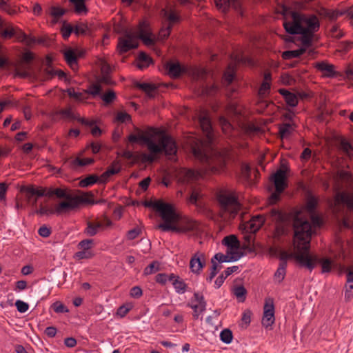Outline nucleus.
<instances>
[{"mask_svg": "<svg viewBox=\"0 0 353 353\" xmlns=\"http://www.w3.org/2000/svg\"><path fill=\"white\" fill-rule=\"evenodd\" d=\"M283 27L285 31L290 34H300L301 42L303 46L302 48L310 47L312 45V39L314 33L312 32L306 31L303 26H294L290 23V21H285L283 22Z\"/></svg>", "mask_w": 353, "mask_h": 353, "instance_id": "nucleus-7", "label": "nucleus"}, {"mask_svg": "<svg viewBox=\"0 0 353 353\" xmlns=\"http://www.w3.org/2000/svg\"><path fill=\"white\" fill-rule=\"evenodd\" d=\"M135 86L143 91L150 99L154 98L155 95L154 92L158 89V87L156 85L149 83L136 82Z\"/></svg>", "mask_w": 353, "mask_h": 353, "instance_id": "nucleus-26", "label": "nucleus"}, {"mask_svg": "<svg viewBox=\"0 0 353 353\" xmlns=\"http://www.w3.org/2000/svg\"><path fill=\"white\" fill-rule=\"evenodd\" d=\"M291 127L290 123H283L279 127V135L281 139H283L291 134Z\"/></svg>", "mask_w": 353, "mask_h": 353, "instance_id": "nucleus-53", "label": "nucleus"}, {"mask_svg": "<svg viewBox=\"0 0 353 353\" xmlns=\"http://www.w3.org/2000/svg\"><path fill=\"white\" fill-rule=\"evenodd\" d=\"M64 59L66 63L72 70L77 69V57L75 52L72 49H69L64 52Z\"/></svg>", "mask_w": 353, "mask_h": 353, "instance_id": "nucleus-27", "label": "nucleus"}, {"mask_svg": "<svg viewBox=\"0 0 353 353\" xmlns=\"http://www.w3.org/2000/svg\"><path fill=\"white\" fill-rule=\"evenodd\" d=\"M311 239H305L295 245V252L288 253L286 251H281L279 255L281 262H287L288 259H294L300 268H305L310 272L314 269V265L312 263L308 256V252L310 251Z\"/></svg>", "mask_w": 353, "mask_h": 353, "instance_id": "nucleus-4", "label": "nucleus"}, {"mask_svg": "<svg viewBox=\"0 0 353 353\" xmlns=\"http://www.w3.org/2000/svg\"><path fill=\"white\" fill-rule=\"evenodd\" d=\"M335 201L338 204L345 205L347 210L353 212V193L348 192H339L335 196Z\"/></svg>", "mask_w": 353, "mask_h": 353, "instance_id": "nucleus-21", "label": "nucleus"}, {"mask_svg": "<svg viewBox=\"0 0 353 353\" xmlns=\"http://www.w3.org/2000/svg\"><path fill=\"white\" fill-rule=\"evenodd\" d=\"M337 174L339 179L344 182L350 183L352 181V174L348 171L340 170L338 171Z\"/></svg>", "mask_w": 353, "mask_h": 353, "instance_id": "nucleus-52", "label": "nucleus"}, {"mask_svg": "<svg viewBox=\"0 0 353 353\" xmlns=\"http://www.w3.org/2000/svg\"><path fill=\"white\" fill-rule=\"evenodd\" d=\"M52 307H53L54 311L57 313H66L69 311L64 304L58 301L54 303Z\"/></svg>", "mask_w": 353, "mask_h": 353, "instance_id": "nucleus-59", "label": "nucleus"}, {"mask_svg": "<svg viewBox=\"0 0 353 353\" xmlns=\"http://www.w3.org/2000/svg\"><path fill=\"white\" fill-rule=\"evenodd\" d=\"M279 93L283 97L288 105L294 108L298 105V98L295 94L284 88L279 89Z\"/></svg>", "mask_w": 353, "mask_h": 353, "instance_id": "nucleus-25", "label": "nucleus"}, {"mask_svg": "<svg viewBox=\"0 0 353 353\" xmlns=\"http://www.w3.org/2000/svg\"><path fill=\"white\" fill-rule=\"evenodd\" d=\"M340 148L347 155H350V152L353 151V146L345 139L341 141Z\"/></svg>", "mask_w": 353, "mask_h": 353, "instance_id": "nucleus-55", "label": "nucleus"}, {"mask_svg": "<svg viewBox=\"0 0 353 353\" xmlns=\"http://www.w3.org/2000/svg\"><path fill=\"white\" fill-rule=\"evenodd\" d=\"M143 205L146 208H152L155 211L159 213L163 220H167L170 218V215L173 214L172 208L173 205L165 203L162 200L158 201H146L143 202Z\"/></svg>", "mask_w": 353, "mask_h": 353, "instance_id": "nucleus-11", "label": "nucleus"}, {"mask_svg": "<svg viewBox=\"0 0 353 353\" xmlns=\"http://www.w3.org/2000/svg\"><path fill=\"white\" fill-rule=\"evenodd\" d=\"M236 257H230L228 255H225L223 253L218 252L211 259L214 262L224 263L236 261Z\"/></svg>", "mask_w": 353, "mask_h": 353, "instance_id": "nucleus-40", "label": "nucleus"}, {"mask_svg": "<svg viewBox=\"0 0 353 353\" xmlns=\"http://www.w3.org/2000/svg\"><path fill=\"white\" fill-rule=\"evenodd\" d=\"M15 306H16L18 312L20 313L26 312V311H28V310L29 308V305L27 303H26L23 301H21V300L16 301Z\"/></svg>", "mask_w": 353, "mask_h": 353, "instance_id": "nucleus-62", "label": "nucleus"}, {"mask_svg": "<svg viewBox=\"0 0 353 353\" xmlns=\"http://www.w3.org/2000/svg\"><path fill=\"white\" fill-rule=\"evenodd\" d=\"M188 306L193 310V318L198 319L201 314H202L206 309V307L202 308V307L198 304L188 303Z\"/></svg>", "mask_w": 353, "mask_h": 353, "instance_id": "nucleus-50", "label": "nucleus"}, {"mask_svg": "<svg viewBox=\"0 0 353 353\" xmlns=\"http://www.w3.org/2000/svg\"><path fill=\"white\" fill-rule=\"evenodd\" d=\"M88 30V27L87 24L81 23V24L77 25L74 27V32L77 35H79V34L84 35V34H87Z\"/></svg>", "mask_w": 353, "mask_h": 353, "instance_id": "nucleus-60", "label": "nucleus"}, {"mask_svg": "<svg viewBox=\"0 0 353 353\" xmlns=\"http://www.w3.org/2000/svg\"><path fill=\"white\" fill-rule=\"evenodd\" d=\"M130 143L142 141L146 144L148 150L152 154L165 153L167 156L175 155L177 152V145L175 140L170 135L163 134L159 139V144L156 143L152 135H135L131 134L128 137Z\"/></svg>", "mask_w": 353, "mask_h": 353, "instance_id": "nucleus-3", "label": "nucleus"}, {"mask_svg": "<svg viewBox=\"0 0 353 353\" xmlns=\"http://www.w3.org/2000/svg\"><path fill=\"white\" fill-rule=\"evenodd\" d=\"M66 92L68 96L71 98H74L75 100L81 101L84 99L83 93L81 92H76L74 91V88H70L66 90Z\"/></svg>", "mask_w": 353, "mask_h": 353, "instance_id": "nucleus-57", "label": "nucleus"}, {"mask_svg": "<svg viewBox=\"0 0 353 353\" xmlns=\"http://www.w3.org/2000/svg\"><path fill=\"white\" fill-rule=\"evenodd\" d=\"M287 262H280L274 274V279L278 283L282 282L286 275Z\"/></svg>", "mask_w": 353, "mask_h": 353, "instance_id": "nucleus-28", "label": "nucleus"}, {"mask_svg": "<svg viewBox=\"0 0 353 353\" xmlns=\"http://www.w3.org/2000/svg\"><path fill=\"white\" fill-rule=\"evenodd\" d=\"M233 293L239 302H243L245 300L247 290L243 285H236L233 289Z\"/></svg>", "mask_w": 353, "mask_h": 353, "instance_id": "nucleus-39", "label": "nucleus"}, {"mask_svg": "<svg viewBox=\"0 0 353 353\" xmlns=\"http://www.w3.org/2000/svg\"><path fill=\"white\" fill-rule=\"evenodd\" d=\"M169 281H172V285L179 294H183L187 290V284L181 279L179 276L173 273L170 274Z\"/></svg>", "mask_w": 353, "mask_h": 353, "instance_id": "nucleus-24", "label": "nucleus"}, {"mask_svg": "<svg viewBox=\"0 0 353 353\" xmlns=\"http://www.w3.org/2000/svg\"><path fill=\"white\" fill-rule=\"evenodd\" d=\"M94 159L93 158L80 159L79 157H77L75 159H72L71 157L66 159L64 161V163H68L69 167L72 170H77L79 167L91 165L94 163Z\"/></svg>", "mask_w": 353, "mask_h": 353, "instance_id": "nucleus-22", "label": "nucleus"}, {"mask_svg": "<svg viewBox=\"0 0 353 353\" xmlns=\"http://www.w3.org/2000/svg\"><path fill=\"white\" fill-rule=\"evenodd\" d=\"M16 34V27L8 26L5 30L0 32V36L4 39H8L14 37Z\"/></svg>", "mask_w": 353, "mask_h": 353, "instance_id": "nucleus-43", "label": "nucleus"}, {"mask_svg": "<svg viewBox=\"0 0 353 353\" xmlns=\"http://www.w3.org/2000/svg\"><path fill=\"white\" fill-rule=\"evenodd\" d=\"M116 98V93L112 90H109L101 96V99L107 105L112 103Z\"/></svg>", "mask_w": 353, "mask_h": 353, "instance_id": "nucleus-49", "label": "nucleus"}, {"mask_svg": "<svg viewBox=\"0 0 353 353\" xmlns=\"http://www.w3.org/2000/svg\"><path fill=\"white\" fill-rule=\"evenodd\" d=\"M181 180L183 183H188L196 177V173L192 170H185L182 172Z\"/></svg>", "mask_w": 353, "mask_h": 353, "instance_id": "nucleus-51", "label": "nucleus"}, {"mask_svg": "<svg viewBox=\"0 0 353 353\" xmlns=\"http://www.w3.org/2000/svg\"><path fill=\"white\" fill-rule=\"evenodd\" d=\"M290 23L294 26H303L305 23L307 27H305L306 31L314 33L318 31L320 27V23L316 15L312 14L309 17L305 14L300 12L292 13V21Z\"/></svg>", "mask_w": 353, "mask_h": 353, "instance_id": "nucleus-8", "label": "nucleus"}, {"mask_svg": "<svg viewBox=\"0 0 353 353\" xmlns=\"http://www.w3.org/2000/svg\"><path fill=\"white\" fill-rule=\"evenodd\" d=\"M220 339L222 342L230 344L233 339L232 332L230 329H224L220 333Z\"/></svg>", "mask_w": 353, "mask_h": 353, "instance_id": "nucleus-45", "label": "nucleus"}, {"mask_svg": "<svg viewBox=\"0 0 353 353\" xmlns=\"http://www.w3.org/2000/svg\"><path fill=\"white\" fill-rule=\"evenodd\" d=\"M183 227L185 229V233L188 232H192L196 230L198 224L196 221L192 220H188L183 224Z\"/></svg>", "mask_w": 353, "mask_h": 353, "instance_id": "nucleus-56", "label": "nucleus"}, {"mask_svg": "<svg viewBox=\"0 0 353 353\" xmlns=\"http://www.w3.org/2000/svg\"><path fill=\"white\" fill-rule=\"evenodd\" d=\"M31 68V63H23L20 61L16 68L17 74L22 78H27L30 77V71Z\"/></svg>", "mask_w": 353, "mask_h": 353, "instance_id": "nucleus-29", "label": "nucleus"}, {"mask_svg": "<svg viewBox=\"0 0 353 353\" xmlns=\"http://www.w3.org/2000/svg\"><path fill=\"white\" fill-rule=\"evenodd\" d=\"M132 308V305L131 303L124 304L118 308L117 314L121 317H124Z\"/></svg>", "mask_w": 353, "mask_h": 353, "instance_id": "nucleus-58", "label": "nucleus"}, {"mask_svg": "<svg viewBox=\"0 0 353 353\" xmlns=\"http://www.w3.org/2000/svg\"><path fill=\"white\" fill-rule=\"evenodd\" d=\"M66 10L59 6H51L50 8L49 14L53 17L52 23H57L59 19L65 14Z\"/></svg>", "mask_w": 353, "mask_h": 353, "instance_id": "nucleus-31", "label": "nucleus"}, {"mask_svg": "<svg viewBox=\"0 0 353 353\" xmlns=\"http://www.w3.org/2000/svg\"><path fill=\"white\" fill-rule=\"evenodd\" d=\"M74 28H73L70 24L68 23L66 21H64L62 27L61 28V33L64 40H68L72 32H74Z\"/></svg>", "mask_w": 353, "mask_h": 353, "instance_id": "nucleus-42", "label": "nucleus"}, {"mask_svg": "<svg viewBox=\"0 0 353 353\" xmlns=\"http://www.w3.org/2000/svg\"><path fill=\"white\" fill-rule=\"evenodd\" d=\"M286 165L282 163L281 168L277 170L270 177L275 187V192H273L270 198L269 202L271 205L276 204L281 199V194L288 187L286 172L288 170Z\"/></svg>", "mask_w": 353, "mask_h": 353, "instance_id": "nucleus-5", "label": "nucleus"}, {"mask_svg": "<svg viewBox=\"0 0 353 353\" xmlns=\"http://www.w3.org/2000/svg\"><path fill=\"white\" fill-rule=\"evenodd\" d=\"M274 306L273 301L270 300V303H268V301H266L263 307V316L261 322L262 325L265 327H268L274 323Z\"/></svg>", "mask_w": 353, "mask_h": 353, "instance_id": "nucleus-15", "label": "nucleus"}, {"mask_svg": "<svg viewBox=\"0 0 353 353\" xmlns=\"http://www.w3.org/2000/svg\"><path fill=\"white\" fill-rule=\"evenodd\" d=\"M82 196H83V199H85V200L90 201V202H83V204L94 205V204L103 203L105 202L104 199L94 200L93 199L94 194L92 192H85Z\"/></svg>", "mask_w": 353, "mask_h": 353, "instance_id": "nucleus-44", "label": "nucleus"}, {"mask_svg": "<svg viewBox=\"0 0 353 353\" xmlns=\"http://www.w3.org/2000/svg\"><path fill=\"white\" fill-rule=\"evenodd\" d=\"M83 202L90 201L83 199L82 195L68 196L65 201H61L56 205L54 209L55 214H61L70 210H75L78 208L80 205L83 204Z\"/></svg>", "mask_w": 353, "mask_h": 353, "instance_id": "nucleus-9", "label": "nucleus"}, {"mask_svg": "<svg viewBox=\"0 0 353 353\" xmlns=\"http://www.w3.org/2000/svg\"><path fill=\"white\" fill-rule=\"evenodd\" d=\"M172 212L173 214L170 215L168 219L163 220L164 223L159 224L157 228L161 229L163 232L172 231L177 233H185L182 224L181 225H175L172 224L179 220V215L176 213L174 207L172 208Z\"/></svg>", "mask_w": 353, "mask_h": 353, "instance_id": "nucleus-12", "label": "nucleus"}, {"mask_svg": "<svg viewBox=\"0 0 353 353\" xmlns=\"http://www.w3.org/2000/svg\"><path fill=\"white\" fill-rule=\"evenodd\" d=\"M151 34L150 32H147L145 30L141 29L139 35L136 37L131 32L126 30L124 33L125 38L123 39L130 41H137L136 39L138 38L140 39L145 45L152 46L154 44V40L151 38Z\"/></svg>", "mask_w": 353, "mask_h": 353, "instance_id": "nucleus-16", "label": "nucleus"}, {"mask_svg": "<svg viewBox=\"0 0 353 353\" xmlns=\"http://www.w3.org/2000/svg\"><path fill=\"white\" fill-rule=\"evenodd\" d=\"M167 70V74L172 79H177L180 77L182 74L188 72V68L182 66L179 62H168L165 65Z\"/></svg>", "mask_w": 353, "mask_h": 353, "instance_id": "nucleus-17", "label": "nucleus"}, {"mask_svg": "<svg viewBox=\"0 0 353 353\" xmlns=\"http://www.w3.org/2000/svg\"><path fill=\"white\" fill-rule=\"evenodd\" d=\"M345 301H349L353 297V283H346L345 285Z\"/></svg>", "mask_w": 353, "mask_h": 353, "instance_id": "nucleus-64", "label": "nucleus"}, {"mask_svg": "<svg viewBox=\"0 0 353 353\" xmlns=\"http://www.w3.org/2000/svg\"><path fill=\"white\" fill-rule=\"evenodd\" d=\"M347 14L351 19H353V12L350 11V8H347L343 10H332L330 20H336L339 17Z\"/></svg>", "mask_w": 353, "mask_h": 353, "instance_id": "nucleus-38", "label": "nucleus"}, {"mask_svg": "<svg viewBox=\"0 0 353 353\" xmlns=\"http://www.w3.org/2000/svg\"><path fill=\"white\" fill-rule=\"evenodd\" d=\"M308 256L311 259L312 263L314 264V268L316 263H319L321 266V273H329L332 270L333 261L330 258H319L316 255H312L310 251L308 252Z\"/></svg>", "mask_w": 353, "mask_h": 353, "instance_id": "nucleus-19", "label": "nucleus"}, {"mask_svg": "<svg viewBox=\"0 0 353 353\" xmlns=\"http://www.w3.org/2000/svg\"><path fill=\"white\" fill-rule=\"evenodd\" d=\"M54 114H61L65 117L73 119V120H77L79 117H77L73 114L70 108L68 109H62L59 111H57L54 113Z\"/></svg>", "mask_w": 353, "mask_h": 353, "instance_id": "nucleus-54", "label": "nucleus"}, {"mask_svg": "<svg viewBox=\"0 0 353 353\" xmlns=\"http://www.w3.org/2000/svg\"><path fill=\"white\" fill-rule=\"evenodd\" d=\"M138 46L139 43L137 41H130L128 40H125L122 37L119 38L117 50L120 54L126 53L132 49H136Z\"/></svg>", "mask_w": 353, "mask_h": 353, "instance_id": "nucleus-23", "label": "nucleus"}, {"mask_svg": "<svg viewBox=\"0 0 353 353\" xmlns=\"http://www.w3.org/2000/svg\"><path fill=\"white\" fill-rule=\"evenodd\" d=\"M270 89V83L267 81H263L259 90V96L261 98L266 97L269 94Z\"/></svg>", "mask_w": 353, "mask_h": 353, "instance_id": "nucleus-47", "label": "nucleus"}, {"mask_svg": "<svg viewBox=\"0 0 353 353\" xmlns=\"http://www.w3.org/2000/svg\"><path fill=\"white\" fill-rule=\"evenodd\" d=\"M121 168L118 161H114L110 166H109L106 171L104 172L101 178L107 179L112 175L118 174L121 171Z\"/></svg>", "mask_w": 353, "mask_h": 353, "instance_id": "nucleus-35", "label": "nucleus"}, {"mask_svg": "<svg viewBox=\"0 0 353 353\" xmlns=\"http://www.w3.org/2000/svg\"><path fill=\"white\" fill-rule=\"evenodd\" d=\"M170 274L165 273L157 274L155 276V281L157 283L165 285L168 281H169Z\"/></svg>", "mask_w": 353, "mask_h": 353, "instance_id": "nucleus-61", "label": "nucleus"}, {"mask_svg": "<svg viewBox=\"0 0 353 353\" xmlns=\"http://www.w3.org/2000/svg\"><path fill=\"white\" fill-rule=\"evenodd\" d=\"M223 244L225 245L228 248L232 249H237L239 248L240 245V242L237 237L234 235L231 234L229 236H226L224 237L222 241Z\"/></svg>", "mask_w": 353, "mask_h": 353, "instance_id": "nucleus-30", "label": "nucleus"}, {"mask_svg": "<svg viewBox=\"0 0 353 353\" xmlns=\"http://www.w3.org/2000/svg\"><path fill=\"white\" fill-rule=\"evenodd\" d=\"M138 60L140 63L137 64V67L141 70L148 67L152 63V58L144 52L139 53Z\"/></svg>", "mask_w": 353, "mask_h": 353, "instance_id": "nucleus-34", "label": "nucleus"}, {"mask_svg": "<svg viewBox=\"0 0 353 353\" xmlns=\"http://www.w3.org/2000/svg\"><path fill=\"white\" fill-rule=\"evenodd\" d=\"M212 266L210 268V273L208 276L206 278V281L208 282H212V279L219 272L220 269L222 268L221 265H219L216 262H214L213 260H211Z\"/></svg>", "mask_w": 353, "mask_h": 353, "instance_id": "nucleus-46", "label": "nucleus"}, {"mask_svg": "<svg viewBox=\"0 0 353 353\" xmlns=\"http://www.w3.org/2000/svg\"><path fill=\"white\" fill-rule=\"evenodd\" d=\"M306 52V50L305 48H300L297 50H286L284 51L281 57L285 60H289L292 58H297L301 57L302 54H303Z\"/></svg>", "mask_w": 353, "mask_h": 353, "instance_id": "nucleus-32", "label": "nucleus"}, {"mask_svg": "<svg viewBox=\"0 0 353 353\" xmlns=\"http://www.w3.org/2000/svg\"><path fill=\"white\" fill-rule=\"evenodd\" d=\"M92 244V239H85L79 243L78 248L81 250H90Z\"/></svg>", "mask_w": 353, "mask_h": 353, "instance_id": "nucleus-63", "label": "nucleus"}, {"mask_svg": "<svg viewBox=\"0 0 353 353\" xmlns=\"http://www.w3.org/2000/svg\"><path fill=\"white\" fill-rule=\"evenodd\" d=\"M217 201L221 208L225 211L231 210V213L236 214L239 209V202L234 194L219 192L217 194Z\"/></svg>", "mask_w": 353, "mask_h": 353, "instance_id": "nucleus-10", "label": "nucleus"}, {"mask_svg": "<svg viewBox=\"0 0 353 353\" xmlns=\"http://www.w3.org/2000/svg\"><path fill=\"white\" fill-rule=\"evenodd\" d=\"M160 263L158 261H152L150 265L145 268L143 274L147 276L154 274L160 270Z\"/></svg>", "mask_w": 353, "mask_h": 353, "instance_id": "nucleus-41", "label": "nucleus"}, {"mask_svg": "<svg viewBox=\"0 0 353 353\" xmlns=\"http://www.w3.org/2000/svg\"><path fill=\"white\" fill-rule=\"evenodd\" d=\"M318 205V199L316 196H313L311 194H309L307 197V201L305 203V209L306 210L310 213L314 214Z\"/></svg>", "mask_w": 353, "mask_h": 353, "instance_id": "nucleus-33", "label": "nucleus"}, {"mask_svg": "<svg viewBox=\"0 0 353 353\" xmlns=\"http://www.w3.org/2000/svg\"><path fill=\"white\" fill-rule=\"evenodd\" d=\"M314 67L317 70L324 72L323 74V77L334 78L339 75V73L334 70V65L327 61L316 62L314 63Z\"/></svg>", "mask_w": 353, "mask_h": 353, "instance_id": "nucleus-18", "label": "nucleus"}, {"mask_svg": "<svg viewBox=\"0 0 353 353\" xmlns=\"http://www.w3.org/2000/svg\"><path fill=\"white\" fill-rule=\"evenodd\" d=\"M205 265V255L203 253L197 252L190 261V268L193 273L199 274Z\"/></svg>", "mask_w": 353, "mask_h": 353, "instance_id": "nucleus-20", "label": "nucleus"}, {"mask_svg": "<svg viewBox=\"0 0 353 353\" xmlns=\"http://www.w3.org/2000/svg\"><path fill=\"white\" fill-rule=\"evenodd\" d=\"M21 191L27 194V199L29 202L31 201V198L33 196H37L38 197H51L54 195L57 198L64 199H68V196H72L71 194H68L65 190L61 188L53 189L50 188L47 189L42 187L36 188L34 185L23 186L21 188Z\"/></svg>", "mask_w": 353, "mask_h": 353, "instance_id": "nucleus-6", "label": "nucleus"}, {"mask_svg": "<svg viewBox=\"0 0 353 353\" xmlns=\"http://www.w3.org/2000/svg\"><path fill=\"white\" fill-rule=\"evenodd\" d=\"M268 215L275 223L274 234L277 237L288 234V224L292 221L294 240L301 242L311 239L313 232L312 225L306 218L302 216L300 210H295L287 213L276 208H272Z\"/></svg>", "mask_w": 353, "mask_h": 353, "instance_id": "nucleus-2", "label": "nucleus"}, {"mask_svg": "<svg viewBox=\"0 0 353 353\" xmlns=\"http://www.w3.org/2000/svg\"><path fill=\"white\" fill-rule=\"evenodd\" d=\"M216 6L226 12L230 7L233 8L241 16H243L241 3L239 0H214Z\"/></svg>", "mask_w": 353, "mask_h": 353, "instance_id": "nucleus-14", "label": "nucleus"}, {"mask_svg": "<svg viewBox=\"0 0 353 353\" xmlns=\"http://www.w3.org/2000/svg\"><path fill=\"white\" fill-rule=\"evenodd\" d=\"M99 181V178L96 174H90L87 176L85 178L82 179L79 182V185L81 188H87L89 186H91L97 183H98Z\"/></svg>", "mask_w": 353, "mask_h": 353, "instance_id": "nucleus-36", "label": "nucleus"}, {"mask_svg": "<svg viewBox=\"0 0 353 353\" xmlns=\"http://www.w3.org/2000/svg\"><path fill=\"white\" fill-rule=\"evenodd\" d=\"M85 0H70V2L74 4L75 12L77 13L88 12L87 8L85 4Z\"/></svg>", "mask_w": 353, "mask_h": 353, "instance_id": "nucleus-48", "label": "nucleus"}, {"mask_svg": "<svg viewBox=\"0 0 353 353\" xmlns=\"http://www.w3.org/2000/svg\"><path fill=\"white\" fill-rule=\"evenodd\" d=\"M265 222V219L261 215L253 216L246 223L240 225L239 228L243 232L256 233L260 230Z\"/></svg>", "mask_w": 353, "mask_h": 353, "instance_id": "nucleus-13", "label": "nucleus"}, {"mask_svg": "<svg viewBox=\"0 0 353 353\" xmlns=\"http://www.w3.org/2000/svg\"><path fill=\"white\" fill-rule=\"evenodd\" d=\"M55 69L52 68V59L50 57H47L46 68H44L43 72L46 79H50L55 77Z\"/></svg>", "mask_w": 353, "mask_h": 353, "instance_id": "nucleus-37", "label": "nucleus"}, {"mask_svg": "<svg viewBox=\"0 0 353 353\" xmlns=\"http://www.w3.org/2000/svg\"><path fill=\"white\" fill-rule=\"evenodd\" d=\"M199 124L207 140L194 137H190L188 140L190 151L194 159L204 165L205 172L219 174L224 170L226 161L222 154L212 149L213 133L210 117L207 114L200 116Z\"/></svg>", "mask_w": 353, "mask_h": 353, "instance_id": "nucleus-1", "label": "nucleus"}]
</instances>
